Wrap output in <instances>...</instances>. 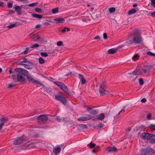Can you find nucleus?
Segmentation results:
<instances>
[{
    "instance_id": "obj_7",
    "label": "nucleus",
    "mask_w": 155,
    "mask_h": 155,
    "mask_svg": "<svg viewBox=\"0 0 155 155\" xmlns=\"http://www.w3.org/2000/svg\"><path fill=\"white\" fill-rule=\"evenodd\" d=\"M92 117L90 115H87L85 116L81 117L78 119V120L81 121H85L92 119Z\"/></svg>"
},
{
    "instance_id": "obj_36",
    "label": "nucleus",
    "mask_w": 155,
    "mask_h": 155,
    "mask_svg": "<svg viewBox=\"0 0 155 155\" xmlns=\"http://www.w3.org/2000/svg\"><path fill=\"white\" fill-rule=\"evenodd\" d=\"M38 2H36L32 4H29L28 5V6L29 7H34L36 6L37 5H38Z\"/></svg>"
},
{
    "instance_id": "obj_62",
    "label": "nucleus",
    "mask_w": 155,
    "mask_h": 155,
    "mask_svg": "<svg viewBox=\"0 0 155 155\" xmlns=\"http://www.w3.org/2000/svg\"><path fill=\"white\" fill-rule=\"evenodd\" d=\"M155 137V135L153 134H150V138L153 137Z\"/></svg>"
},
{
    "instance_id": "obj_25",
    "label": "nucleus",
    "mask_w": 155,
    "mask_h": 155,
    "mask_svg": "<svg viewBox=\"0 0 155 155\" xmlns=\"http://www.w3.org/2000/svg\"><path fill=\"white\" fill-rule=\"evenodd\" d=\"M38 61L39 63L41 64H43L45 62V60L42 57H40L38 58Z\"/></svg>"
},
{
    "instance_id": "obj_34",
    "label": "nucleus",
    "mask_w": 155,
    "mask_h": 155,
    "mask_svg": "<svg viewBox=\"0 0 155 155\" xmlns=\"http://www.w3.org/2000/svg\"><path fill=\"white\" fill-rule=\"evenodd\" d=\"M104 126V124L102 123H99L98 125L97 126L96 128L97 129L100 128L101 127H103Z\"/></svg>"
},
{
    "instance_id": "obj_44",
    "label": "nucleus",
    "mask_w": 155,
    "mask_h": 155,
    "mask_svg": "<svg viewBox=\"0 0 155 155\" xmlns=\"http://www.w3.org/2000/svg\"><path fill=\"white\" fill-rule=\"evenodd\" d=\"M148 151L152 153H155V151L152 148H149L147 149Z\"/></svg>"
},
{
    "instance_id": "obj_57",
    "label": "nucleus",
    "mask_w": 155,
    "mask_h": 155,
    "mask_svg": "<svg viewBox=\"0 0 155 155\" xmlns=\"http://www.w3.org/2000/svg\"><path fill=\"white\" fill-rule=\"evenodd\" d=\"M141 101L142 103H145L146 101V99L145 98H143L141 99Z\"/></svg>"
},
{
    "instance_id": "obj_32",
    "label": "nucleus",
    "mask_w": 155,
    "mask_h": 155,
    "mask_svg": "<svg viewBox=\"0 0 155 155\" xmlns=\"http://www.w3.org/2000/svg\"><path fill=\"white\" fill-rule=\"evenodd\" d=\"M109 11L110 13H113L115 11V8L114 7L110 8H109Z\"/></svg>"
},
{
    "instance_id": "obj_5",
    "label": "nucleus",
    "mask_w": 155,
    "mask_h": 155,
    "mask_svg": "<svg viewBox=\"0 0 155 155\" xmlns=\"http://www.w3.org/2000/svg\"><path fill=\"white\" fill-rule=\"evenodd\" d=\"M48 120L47 116L46 115H41L38 118V121L40 123H44Z\"/></svg>"
},
{
    "instance_id": "obj_48",
    "label": "nucleus",
    "mask_w": 155,
    "mask_h": 155,
    "mask_svg": "<svg viewBox=\"0 0 155 155\" xmlns=\"http://www.w3.org/2000/svg\"><path fill=\"white\" fill-rule=\"evenodd\" d=\"M39 46V45L38 44H34L31 47V48H36L38 47Z\"/></svg>"
},
{
    "instance_id": "obj_58",
    "label": "nucleus",
    "mask_w": 155,
    "mask_h": 155,
    "mask_svg": "<svg viewBox=\"0 0 155 155\" xmlns=\"http://www.w3.org/2000/svg\"><path fill=\"white\" fill-rule=\"evenodd\" d=\"M151 16L152 17H154L155 16V11L152 12L151 13Z\"/></svg>"
},
{
    "instance_id": "obj_3",
    "label": "nucleus",
    "mask_w": 155,
    "mask_h": 155,
    "mask_svg": "<svg viewBox=\"0 0 155 155\" xmlns=\"http://www.w3.org/2000/svg\"><path fill=\"white\" fill-rule=\"evenodd\" d=\"M27 78L28 81H31L33 83H36L39 85L40 86H43V84L39 81L34 79L32 76L30 75L29 74L26 76Z\"/></svg>"
},
{
    "instance_id": "obj_55",
    "label": "nucleus",
    "mask_w": 155,
    "mask_h": 155,
    "mask_svg": "<svg viewBox=\"0 0 155 155\" xmlns=\"http://www.w3.org/2000/svg\"><path fill=\"white\" fill-rule=\"evenodd\" d=\"M27 62V60L26 59H25L24 60L21 61L20 63V65H23L24 64H22L23 63H25Z\"/></svg>"
},
{
    "instance_id": "obj_35",
    "label": "nucleus",
    "mask_w": 155,
    "mask_h": 155,
    "mask_svg": "<svg viewBox=\"0 0 155 155\" xmlns=\"http://www.w3.org/2000/svg\"><path fill=\"white\" fill-rule=\"evenodd\" d=\"M54 83L57 85L60 88L62 84V83L58 82H54Z\"/></svg>"
},
{
    "instance_id": "obj_21",
    "label": "nucleus",
    "mask_w": 155,
    "mask_h": 155,
    "mask_svg": "<svg viewBox=\"0 0 155 155\" xmlns=\"http://www.w3.org/2000/svg\"><path fill=\"white\" fill-rule=\"evenodd\" d=\"M31 15L33 17L39 19H41L42 18V16L41 15L33 13Z\"/></svg>"
},
{
    "instance_id": "obj_14",
    "label": "nucleus",
    "mask_w": 155,
    "mask_h": 155,
    "mask_svg": "<svg viewBox=\"0 0 155 155\" xmlns=\"http://www.w3.org/2000/svg\"><path fill=\"white\" fill-rule=\"evenodd\" d=\"M61 148L59 147H56L53 150V152L54 153L57 154L59 153L61 151Z\"/></svg>"
},
{
    "instance_id": "obj_47",
    "label": "nucleus",
    "mask_w": 155,
    "mask_h": 155,
    "mask_svg": "<svg viewBox=\"0 0 155 155\" xmlns=\"http://www.w3.org/2000/svg\"><path fill=\"white\" fill-rule=\"evenodd\" d=\"M57 44L58 46H60L62 45L63 42L62 41H59L57 42Z\"/></svg>"
},
{
    "instance_id": "obj_49",
    "label": "nucleus",
    "mask_w": 155,
    "mask_h": 155,
    "mask_svg": "<svg viewBox=\"0 0 155 155\" xmlns=\"http://www.w3.org/2000/svg\"><path fill=\"white\" fill-rule=\"evenodd\" d=\"M140 84V85H143V84L144 82L143 79L142 78H140L139 80Z\"/></svg>"
},
{
    "instance_id": "obj_61",
    "label": "nucleus",
    "mask_w": 155,
    "mask_h": 155,
    "mask_svg": "<svg viewBox=\"0 0 155 155\" xmlns=\"http://www.w3.org/2000/svg\"><path fill=\"white\" fill-rule=\"evenodd\" d=\"M132 73L134 75L137 74V71L136 70H134V71H133Z\"/></svg>"
},
{
    "instance_id": "obj_59",
    "label": "nucleus",
    "mask_w": 155,
    "mask_h": 155,
    "mask_svg": "<svg viewBox=\"0 0 155 155\" xmlns=\"http://www.w3.org/2000/svg\"><path fill=\"white\" fill-rule=\"evenodd\" d=\"M41 27V25H36L35 27V28L37 29L38 28H39Z\"/></svg>"
},
{
    "instance_id": "obj_1",
    "label": "nucleus",
    "mask_w": 155,
    "mask_h": 155,
    "mask_svg": "<svg viewBox=\"0 0 155 155\" xmlns=\"http://www.w3.org/2000/svg\"><path fill=\"white\" fill-rule=\"evenodd\" d=\"M133 38L135 43H140L142 41V38L140 31L137 29H134L133 33Z\"/></svg>"
},
{
    "instance_id": "obj_8",
    "label": "nucleus",
    "mask_w": 155,
    "mask_h": 155,
    "mask_svg": "<svg viewBox=\"0 0 155 155\" xmlns=\"http://www.w3.org/2000/svg\"><path fill=\"white\" fill-rule=\"evenodd\" d=\"M55 97L57 100L61 101L63 104H65L66 102V99L63 97L56 95Z\"/></svg>"
},
{
    "instance_id": "obj_17",
    "label": "nucleus",
    "mask_w": 155,
    "mask_h": 155,
    "mask_svg": "<svg viewBox=\"0 0 155 155\" xmlns=\"http://www.w3.org/2000/svg\"><path fill=\"white\" fill-rule=\"evenodd\" d=\"M24 68L27 69H31L32 68V64L29 63L28 64H24Z\"/></svg>"
},
{
    "instance_id": "obj_51",
    "label": "nucleus",
    "mask_w": 155,
    "mask_h": 155,
    "mask_svg": "<svg viewBox=\"0 0 155 155\" xmlns=\"http://www.w3.org/2000/svg\"><path fill=\"white\" fill-rule=\"evenodd\" d=\"M29 50V48H26V50H25L24 52H23V54H27L28 51Z\"/></svg>"
},
{
    "instance_id": "obj_43",
    "label": "nucleus",
    "mask_w": 155,
    "mask_h": 155,
    "mask_svg": "<svg viewBox=\"0 0 155 155\" xmlns=\"http://www.w3.org/2000/svg\"><path fill=\"white\" fill-rule=\"evenodd\" d=\"M15 10L16 12H19L20 10V8L19 6H16L15 7Z\"/></svg>"
},
{
    "instance_id": "obj_30",
    "label": "nucleus",
    "mask_w": 155,
    "mask_h": 155,
    "mask_svg": "<svg viewBox=\"0 0 155 155\" xmlns=\"http://www.w3.org/2000/svg\"><path fill=\"white\" fill-rule=\"evenodd\" d=\"M35 11L38 13H41L42 12V9L40 8H36L35 9Z\"/></svg>"
},
{
    "instance_id": "obj_46",
    "label": "nucleus",
    "mask_w": 155,
    "mask_h": 155,
    "mask_svg": "<svg viewBox=\"0 0 155 155\" xmlns=\"http://www.w3.org/2000/svg\"><path fill=\"white\" fill-rule=\"evenodd\" d=\"M7 6L8 8H12L13 6V4L11 2H9Z\"/></svg>"
},
{
    "instance_id": "obj_33",
    "label": "nucleus",
    "mask_w": 155,
    "mask_h": 155,
    "mask_svg": "<svg viewBox=\"0 0 155 155\" xmlns=\"http://www.w3.org/2000/svg\"><path fill=\"white\" fill-rule=\"evenodd\" d=\"M55 120H57L58 121L60 122L61 120H64V118H61L59 116H57L55 118Z\"/></svg>"
},
{
    "instance_id": "obj_56",
    "label": "nucleus",
    "mask_w": 155,
    "mask_h": 155,
    "mask_svg": "<svg viewBox=\"0 0 155 155\" xmlns=\"http://www.w3.org/2000/svg\"><path fill=\"white\" fill-rule=\"evenodd\" d=\"M124 108H125V107H124V108L122 109L121 111H120L118 113V115H119V114H120L121 113H124Z\"/></svg>"
},
{
    "instance_id": "obj_26",
    "label": "nucleus",
    "mask_w": 155,
    "mask_h": 155,
    "mask_svg": "<svg viewBox=\"0 0 155 155\" xmlns=\"http://www.w3.org/2000/svg\"><path fill=\"white\" fill-rule=\"evenodd\" d=\"M58 7L52 9L51 12L53 14H56L58 12Z\"/></svg>"
},
{
    "instance_id": "obj_45",
    "label": "nucleus",
    "mask_w": 155,
    "mask_h": 155,
    "mask_svg": "<svg viewBox=\"0 0 155 155\" xmlns=\"http://www.w3.org/2000/svg\"><path fill=\"white\" fill-rule=\"evenodd\" d=\"M149 142L151 143H155V139L152 138L149 140Z\"/></svg>"
},
{
    "instance_id": "obj_50",
    "label": "nucleus",
    "mask_w": 155,
    "mask_h": 155,
    "mask_svg": "<svg viewBox=\"0 0 155 155\" xmlns=\"http://www.w3.org/2000/svg\"><path fill=\"white\" fill-rule=\"evenodd\" d=\"M152 114H151L149 113L147 115V118L148 120H150Z\"/></svg>"
},
{
    "instance_id": "obj_39",
    "label": "nucleus",
    "mask_w": 155,
    "mask_h": 155,
    "mask_svg": "<svg viewBox=\"0 0 155 155\" xmlns=\"http://www.w3.org/2000/svg\"><path fill=\"white\" fill-rule=\"evenodd\" d=\"M89 145L90 146V148H94L96 144L94 143H92L91 142L89 143Z\"/></svg>"
},
{
    "instance_id": "obj_38",
    "label": "nucleus",
    "mask_w": 155,
    "mask_h": 155,
    "mask_svg": "<svg viewBox=\"0 0 155 155\" xmlns=\"http://www.w3.org/2000/svg\"><path fill=\"white\" fill-rule=\"evenodd\" d=\"M146 134L147 133H146L145 132L142 133L141 135V137L142 138L145 139Z\"/></svg>"
},
{
    "instance_id": "obj_4",
    "label": "nucleus",
    "mask_w": 155,
    "mask_h": 155,
    "mask_svg": "<svg viewBox=\"0 0 155 155\" xmlns=\"http://www.w3.org/2000/svg\"><path fill=\"white\" fill-rule=\"evenodd\" d=\"M8 121V119L6 117H3L0 119V132L5 125V123Z\"/></svg>"
},
{
    "instance_id": "obj_16",
    "label": "nucleus",
    "mask_w": 155,
    "mask_h": 155,
    "mask_svg": "<svg viewBox=\"0 0 155 155\" xmlns=\"http://www.w3.org/2000/svg\"><path fill=\"white\" fill-rule=\"evenodd\" d=\"M107 150L108 152H110L116 151H117V149L115 147H108L107 148Z\"/></svg>"
},
{
    "instance_id": "obj_9",
    "label": "nucleus",
    "mask_w": 155,
    "mask_h": 155,
    "mask_svg": "<svg viewBox=\"0 0 155 155\" xmlns=\"http://www.w3.org/2000/svg\"><path fill=\"white\" fill-rule=\"evenodd\" d=\"M23 142V139L21 138H18L15 140L14 142V144L15 145H18Z\"/></svg>"
},
{
    "instance_id": "obj_18",
    "label": "nucleus",
    "mask_w": 155,
    "mask_h": 155,
    "mask_svg": "<svg viewBox=\"0 0 155 155\" xmlns=\"http://www.w3.org/2000/svg\"><path fill=\"white\" fill-rule=\"evenodd\" d=\"M127 43L128 44H133L134 42L133 38H130L127 40Z\"/></svg>"
},
{
    "instance_id": "obj_37",
    "label": "nucleus",
    "mask_w": 155,
    "mask_h": 155,
    "mask_svg": "<svg viewBox=\"0 0 155 155\" xmlns=\"http://www.w3.org/2000/svg\"><path fill=\"white\" fill-rule=\"evenodd\" d=\"M105 86L104 83H102L100 85L99 89H105Z\"/></svg>"
},
{
    "instance_id": "obj_40",
    "label": "nucleus",
    "mask_w": 155,
    "mask_h": 155,
    "mask_svg": "<svg viewBox=\"0 0 155 155\" xmlns=\"http://www.w3.org/2000/svg\"><path fill=\"white\" fill-rule=\"evenodd\" d=\"M151 5L155 8V0H151Z\"/></svg>"
},
{
    "instance_id": "obj_24",
    "label": "nucleus",
    "mask_w": 155,
    "mask_h": 155,
    "mask_svg": "<svg viewBox=\"0 0 155 155\" xmlns=\"http://www.w3.org/2000/svg\"><path fill=\"white\" fill-rule=\"evenodd\" d=\"M137 12V11L134 8L130 10L128 14L129 15H130L135 13Z\"/></svg>"
},
{
    "instance_id": "obj_27",
    "label": "nucleus",
    "mask_w": 155,
    "mask_h": 155,
    "mask_svg": "<svg viewBox=\"0 0 155 155\" xmlns=\"http://www.w3.org/2000/svg\"><path fill=\"white\" fill-rule=\"evenodd\" d=\"M139 56L137 54L134 55L133 58V60L134 61H136L139 59Z\"/></svg>"
},
{
    "instance_id": "obj_19",
    "label": "nucleus",
    "mask_w": 155,
    "mask_h": 155,
    "mask_svg": "<svg viewBox=\"0 0 155 155\" xmlns=\"http://www.w3.org/2000/svg\"><path fill=\"white\" fill-rule=\"evenodd\" d=\"M64 92H67L68 91V89L67 87L64 84H62L61 86L60 87Z\"/></svg>"
},
{
    "instance_id": "obj_12",
    "label": "nucleus",
    "mask_w": 155,
    "mask_h": 155,
    "mask_svg": "<svg viewBox=\"0 0 155 155\" xmlns=\"http://www.w3.org/2000/svg\"><path fill=\"white\" fill-rule=\"evenodd\" d=\"M78 76V78L80 79V81L81 82V83L83 84H85L86 81L83 76L80 74H79Z\"/></svg>"
},
{
    "instance_id": "obj_64",
    "label": "nucleus",
    "mask_w": 155,
    "mask_h": 155,
    "mask_svg": "<svg viewBox=\"0 0 155 155\" xmlns=\"http://www.w3.org/2000/svg\"><path fill=\"white\" fill-rule=\"evenodd\" d=\"M100 38V37L99 36H97L94 38V39H97Z\"/></svg>"
},
{
    "instance_id": "obj_23",
    "label": "nucleus",
    "mask_w": 155,
    "mask_h": 155,
    "mask_svg": "<svg viewBox=\"0 0 155 155\" xmlns=\"http://www.w3.org/2000/svg\"><path fill=\"white\" fill-rule=\"evenodd\" d=\"M90 113L92 115H95L98 113V111L96 110L92 109L90 112Z\"/></svg>"
},
{
    "instance_id": "obj_54",
    "label": "nucleus",
    "mask_w": 155,
    "mask_h": 155,
    "mask_svg": "<svg viewBox=\"0 0 155 155\" xmlns=\"http://www.w3.org/2000/svg\"><path fill=\"white\" fill-rule=\"evenodd\" d=\"M103 38L104 39H106L107 38V35L105 33L103 34Z\"/></svg>"
},
{
    "instance_id": "obj_31",
    "label": "nucleus",
    "mask_w": 155,
    "mask_h": 155,
    "mask_svg": "<svg viewBox=\"0 0 155 155\" xmlns=\"http://www.w3.org/2000/svg\"><path fill=\"white\" fill-rule=\"evenodd\" d=\"M25 144L26 146L27 145V147H28V148H33L35 147L33 144Z\"/></svg>"
},
{
    "instance_id": "obj_10",
    "label": "nucleus",
    "mask_w": 155,
    "mask_h": 155,
    "mask_svg": "<svg viewBox=\"0 0 155 155\" xmlns=\"http://www.w3.org/2000/svg\"><path fill=\"white\" fill-rule=\"evenodd\" d=\"M153 66H147L145 67L143 70L144 73L149 72L152 69Z\"/></svg>"
},
{
    "instance_id": "obj_63",
    "label": "nucleus",
    "mask_w": 155,
    "mask_h": 155,
    "mask_svg": "<svg viewBox=\"0 0 155 155\" xmlns=\"http://www.w3.org/2000/svg\"><path fill=\"white\" fill-rule=\"evenodd\" d=\"M13 87V85L12 84H8V87L11 88Z\"/></svg>"
},
{
    "instance_id": "obj_28",
    "label": "nucleus",
    "mask_w": 155,
    "mask_h": 155,
    "mask_svg": "<svg viewBox=\"0 0 155 155\" xmlns=\"http://www.w3.org/2000/svg\"><path fill=\"white\" fill-rule=\"evenodd\" d=\"M16 26H17L16 24H11V25H10L8 26H7V27L8 28L10 29V28H13L16 27Z\"/></svg>"
},
{
    "instance_id": "obj_41",
    "label": "nucleus",
    "mask_w": 155,
    "mask_h": 155,
    "mask_svg": "<svg viewBox=\"0 0 155 155\" xmlns=\"http://www.w3.org/2000/svg\"><path fill=\"white\" fill-rule=\"evenodd\" d=\"M149 127L150 128L153 130H155V125L154 124H150Z\"/></svg>"
},
{
    "instance_id": "obj_42",
    "label": "nucleus",
    "mask_w": 155,
    "mask_h": 155,
    "mask_svg": "<svg viewBox=\"0 0 155 155\" xmlns=\"http://www.w3.org/2000/svg\"><path fill=\"white\" fill-rule=\"evenodd\" d=\"M147 54L150 56H153L155 57V54L153 53H152L150 52H147Z\"/></svg>"
},
{
    "instance_id": "obj_2",
    "label": "nucleus",
    "mask_w": 155,
    "mask_h": 155,
    "mask_svg": "<svg viewBox=\"0 0 155 155\" xmlns=\"http://www.w3.org/2000/svg\"><path fill=\"white\" fill-rule=\"evenodd\" d=\"M105 117L104 114L101 113L97 115L92 116V120L94 121L96 120L101 121L104 119Z\"/></svg>"
},
{
    "instance_id": "obj_29",
    "label": "nucleus",
    "mask_w": 155,
    "mask_h": 155,
    "mask_svg": "<svg viewBox=\"0 0 155 155\" xmlns=\"http://www.w3.org/2000/svg\"><path fill=\"white\" fill-rule=\"evenodd\" d=\"M40 54L41 56L45 57L48 56V54L46 52H41L40 53Z\"/></svg>"
},
{
    "instance_id": "obj_53",
    "label": "nucleus",
    "mask_w": 155,
    "mask_h": 155,
    "mask_svg": "<svg viewBox=\"0 0 155 155\" xmlns=\"http://www.w3.org/2000/svg\"><path fill=\"white\" fill-rule=\"evenodd\" d=\"M87 110L90 113L92 110V108L89 106H88L87 107Z\"/></svg>"
},
{
    "instance_id": "obj_13",
    "label": "nucleus",
    "mask_w": 155,
    "mask_h": 155,
    "mask_svg": "<svg viewBox=\"0 0 155 155\" xmlns=\"http://www.w3.org/2000/svg\"><path fill=\"white\" fill-rule=\"evenodd\" d=\"M17 80L19 82H23L25 80V79L21 74H17Z\"/></svg>"
},
{
    "instance_id": "obj_15",
    "label": "nucleus",
    "mask_w": 155,
    "mask_h": 155,
    "mask_svg": "<svg viewBox=\"0 0 155 155\" xmlns=\"http://www.w3.org/2000/svg\"><path fill=\"white\" fill-rule=\"evenodd\" d=\"M117 51V48H113L109 49L108 50V53L109 54H114L116 53Z\"/></svg>"
},
{
    "instance_id": "obj_11",
    "label": "nucleus",
    "mask_w": 155,
    "mask_h": 155,
    "mask_svg": "<svg viewBox=\"0 0 155 155\" xmlns=\"http://www.w3.org/2000/svg\"><path fill=\"white\" fill-rule=\"evenodd\" d=\"M53 21H56V23L57 24H60L63 23L65 21V20L61 18H59L54 19Z\"/></svg>"
},
{
    "instance_id": "obj_6",
    "label": "nucleus",
    "mask_w": 155,
    "mask_h": 155,
    "mask_svg": "<svg viewBox=\"0 0 155 155\" xmlns=\"http://www.w3.org/2000/svg\"><path fill=\"white\" fill-rule=\"evenodd\" d=\"M15 70L17 72L22 73L26 76L29 74L28 72L27 71L23 69L18 68H16Z\"/></svg>"
},
{
    "instance_id": "obj_22",
    "label": "nucleus",
    "mask_w": 155,
    "mask_h": 155,
    "mask_svg": "<svg viewBox=\"0 0 155 155\" xmlns=\"http://www.w3.org/2000/svg\"><path fill=\"white\" fill-rule=\"evenodd\" d=\"M99 92L100 95H104L106 94V92L105 89H99Z\"/></svg>"
},
{
    "instance_id": "obj_60",
    "label": "nucleus",
    "mask_w": 155,
    "mask_h": 155,
    "mask_svg": "<svg viewBox=\"0 0 155 155\" xmlns=\"http://www.w3.org/2000/svg\"><path fill=\"white\" fill-rule=\"evenodd\" d=\"M4 3L1 2H0V6H2V7H4Z\"/></svg>"
},
{
    "instance_id": "obj_20",
    "label": "nucleus",
    "mask_w": 155,
    "mask_h": 155,
    "mask_svg": "<svg viewBox=\"0 0 155 155\" xmlns=\"http://www.w3.org/2000/svg\"><path fill=\"white\" fill-rule=\"evenodd\" d=\"M41 37L38 35H35L33 38V39L35 41H40L41 40Z\"/></svg>"
},
{
    "instance_id": "obj_52",
    "label": "nucleus",
    "mask_w": 155,
    "mask_h": 155,
    "mask_svg": "<svg viewBox=\"0 0 155 155\" xmlns=\"http://www.w3.org/2000/svg\"><path fill=\"white\" fill-rule=\"evenodd\" d=\"M150 138V134L147 133L146 135V137L145 139H149Z\"/></svg>"
}]
</instances>
